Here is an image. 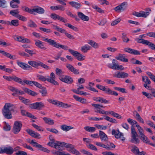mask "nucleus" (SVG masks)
<instances>
[{
  "instance_id": "58",
  "label": "nucleus",
  "mask_w": 155,
  "mask_h": 155,
  "mask_svg": "<svg viewBox=\"0 0 155 155\" xmlns=\"http://www.w3.org/2000/svg\"><path fill=\"white\" fill-rule=\"evenodd\" d=\"M123 72H119L117 71L114 74V76L118 78H122V76H123Z\"/></svg>"
},
{
  "instance_id": "45",
  "label": "nucleus",
  "mask_w": 155,
  "mask_h": 155,
  "mask_svg": "<svg viewBox=\"0 0 155 155\" xmlns=\"http://www.w3.org/2000/svg\"><path fill=\"white\" fill-rule=\"evenodd\" d=\"M58 103L59 104L58 106L59 107H62L63 108H67L71 106V105H68L67 104H65L61 101H59Z\"/></svg>"
},
{
  "instance_id": "48",
  "label": "nucleus",
  "mask_w": 155,
  "mask_h": 155,
  "mask_svg": "<svg viewBox=\"0 0 155 155\" xmlns=\"http://www.w3.org/2000/svg\"><path fill=\"white\" fill-rule=\"evenodd\" d=\"M131 151L137 155L138 153L139 149L136 146H132Z\"/></svg>"
},
{
  "instance_id": "12",
  "label": "nucleus",
  "mask_w": 155,
  "mask_h": 155,
  "mask_svg": "<svg viewBox=\"0 0 155 155\" xmlns=\"http://www.w3.org/2000/svg\"><path fill=\"white\" fill-rule=\"evenodd\" d=\"M50 17L54 20L58 19L64 23H66L67 21V20L64 18L55 13L51 14L50 15Z\"/></svg>"
},
{
  "instance_id": "25",
  "label": "nucleus",
  "mask_w": 155,
  "mask_h": 155,
  "mask_svg": "<svg viewBox=\"0 0 155 155\" xmlns=\"http://www.w3.org/2000/svg\"><path fill=\"white\" fill-rule=\"evenodd\" d=\"M17 63L19 67L25 70L31 68V66L28 64L22 62H20L18 61H17Z\"/></svg>"
},
{
  "instance_id": "41",
  "label": "nucleus",
  "mask_w": 155,
  "mask_h": 155,
  "mask_svg": "<svg viewBox=\"0 0 155 155\" xmlns=\"http://www.w3.org/2000/svg\"><path fill=\"white\" fill-rule=\"evenodd\" d=\"M10 14L13 16L17 17L18 15H19V12L18 9H14L11 10L10 12Z\"/></svg>"
},
{
  "instance_id": "40",
  "label": "nucleus",
  "mask_w": 155,
  "mask_h": 155,
  "mask_svg": "<svg viewBox=\"0 0 155 155\" xmlns=\"http://www.w3.org/2000/svg\"><path fill=\"white\" fill-rule=\"evenodd\" d=\"M43 119L45 123L49 125H53L54 124L53 120L49 118L45 117L43 118Z\"/></svg>"
},
{
  "instance_id": "26",
  "label": "nucleus",
  "mask_w": 155,
  "mask_h": 155,
  "mask_svg": "<svg viewBox=\"0 0 155 155\" xmlns=\"http://www.w3.org/2000/svg\"><path fill=\"white\" fill-rule=\"evenodd\" d=\"M94 101L105 104H108L109 101L105 99L100 97H94L93 98Z\"/></svg>"
},
{
  "instance_id": "46",
  "label": "nucleus",
  "mask_w": 155,
  "mask_h": 155,
  "mask_svg": "<svg viewBox=\"0 0 155 155\" xmlns=\"http://www.w3.org/2000/svg\"><path fill=\"white\" fill-rule=\"evenodd\" d=\"M68 151L76 155H81L79 151L75 149L74 147L71 150H68Z\"/></svg>"
},
{
  "instance_id": "31",
  "label": "nucleus",
  "mask_w": 155,
  "mask_h": 155,
  "mask_svg": "<svg viewBox=\"0 0 155 155\" xmlns=\"http://www.w3.org/2000/svg\"><path fill=\"white\" fill-rule=\"evenodd\" d=\"M99 136L101 140L107 141L108 140V137L107 135L102 131H99Z\"/></svg>"
},
{
  "instance_id": "15",
  "label": "nucleus",
  "mask_w": 155,
  "mask_h": 155,
  "mask_svg": "<svg viewBox=\"0 0 155 155\" xmlns=\"http://www.w3.org/2000/svg\"><path fill=\"white\" fill-rule=\"evenodd\" d=\"M112 134L114 135L115 137L116 138H121L122 141L125 140V138L123 137V133L119 131V130L116 131L115 130L113 129L112 131Z\"/></svg>"
},
{
  "instance_id": "6",
  "label": "nucleus",
  "mask_w": 155,
  "mask_h": 155,
  "mask_svg": "<svg viewBox=\"0 0 155 155\" xmlns=\"http://www.w3.org/2000/svg\"><path fill=\"white\" fill-rule=\"evenodd\" d=\"M28 63L29 65L35 68H38L39 66H40L46 70L49 69L48 66L40 61H28Z\"/></svg>"
},
{
  "instance_id": "29",
  "label": "nucleus",
  "mask_w": 155,
  "mask_h": 155,
  "mask_svg": "<svg viewBox=\"0 0 155 155\" xmlns=\"http://www.w3.org/2000/svg\"><path fill=\"white\" fill-rule=\"evenodd\" d=\"M73 97L76 101H78L82 104H87L88 103V102L87 101V100L84 98L79 97L75 95H74Z\"/></svg>"
},
{
  "instance_id": "56",
  "label": "nucleus",
  "mask_w": 155,
  "mask_h": 155,
  "mask_svg": "<svg viewBox=\"0 0 155 155\" xmlns=\"http://www.w3.org/2000/svg\"><path fill=\"white\" fill-rule=\"evenodd\" d=\"M142 80L143 82H145L146 83H147L148 84H150V81L148 78L146 76L142 77Z\"/></svg>"
},
{
  "instance_id": "37",
  "label": "nucleus",
  "mask_w": 155,
  "mask_h": 155,
  "mask_svg": "<svg viewBox=\"0 0 155 155\" xmlns=\"http://www.w3.org/2000/svg\"><path fill=\"white\" fill-rule=\"evenodd\" d=\"M84 129L86 131L91 133L94 132L96 130V128L95 127L89 126L84 127Z\"/></svg>"
},
{
  "instance_id": "28",
  "label": "nucleus",
  "mask_w": 155,
  "mask_h": 155,
  "mask_svg": "<svg viewBox=\"0 0 155 155\" xmlns=\"http://www.w3.org/2000/svg\"><path fill=\"white\" fill-rule=\"evenodd\" d=\"M69 4L71 5L72 7L75 8L77 9H79L82 6L81 3H78L75 2H69Z\"/></svg>"
},
{
  "instance_id": "33",
  "label": "nucleus",
  "mask_w": 155,
  "mask_h": 155,
  "mask_svg": "<svg viewBox=\"0 0 155 155\" xmlns=\"http://www.w3.org/2000/svg\"><path fill=\"white\" fill-rule=\"evenodd\" d=\"M64 146L65 147L68 148V150H71L72 148L74 146L71 144L69 143H67L64 142H60V147Z\"/></svg>"
},
{
  "instance_id": "19",
  "label": "nucleus",
  "mask_w": 155,
  "mask_h": 155,
  "mask_svg": "<svg viewBox=\"0 0 155 155\" xmlns=\"http://www.w3.org/2000/svg\"><path fill=\"white\" fill-rule=\"evenodd\" d=\"M140 139L142 140L143 142L149 144L152 146L155 147V144L150 143V140L144 134L140 135Z\"/></svg>"
},
{
  "instance_id": "60",
  "label": "nucleus",
  "mask_w": 155,
  "mask_h": 155,
  "mask_svg": "<svg viewBox=\"0 0 155 155\" xmlns=\"http://www.w3.org/2000/svg\"><path fill=\"white\" fill-rule=\"evenodd\" d=\"M12 80H14L15 81L18 83L21 84V82L22 80L16 76H12Z\"/></svg>"
},
{
  "instance_id": "17",
  "label": "nucleus",
  "mask_w": 155,
  "mask_h": 155,
  "mask_svg": "<svg viewBox=\"0 0 155 155\" xmlns=\"http://www.w3.org/2000/svg\"><path fill=\"white\" fill-rule=\"evenodd\" d=\"M26 131L31 136L34 137L36 138L40 139L41 138L40 135L33 130L30 129H27L26 130Z\"/></svg>"
},
{
  "instance_id": "43",
  "label": "nucleus",
  "mask_w": 155,
  "mask_h": 155,
  "mask_svg": "<svg viewBox=\"0 0 155 155\" xmlns=\"http://www.w3.org/2000/svg\"><path fill=\"white\" fill-rule=\"evenodd\" d=\"M112 64L108 63L107 64V66L109 68H111L113 69L116 70L115 66L116 63L114 59H113L112 61Z\"/></svg>"
},
{
  "instance_id": "42",
  "label": "nucleus",
  "mask_w": 155,
  "mask_h": 155,
  "mask_svg": "<svg viewBox=\"0 0 155 155\" xmlns=\"http://www.w3.org/2000/svg\"><path fill=\"white\" fill-rule=\"evenodd\" d=\"M104 117L105 120H107V121H109L110 122L113 123H117V121L115 119H113L111 117H108L107 116H104Z\"/></svg>"
},
{
  "instance_id": "11",
  "label": "nucleus",
  "mask_w": 155,
  "mask_h": 155,
  "mask_svg": "<svg viewBox=\"0 0 155 155\" xmlns=\"http://www.w3.org/2000/svg\"><path fill=\"white\" fill-rule=\"evenodd\" d=\"M127 2H124L120 4V5L115 7L114 10L115 11L118 12H120L125 10L126 8V6L127 5Z\"/></svg>"
},
{
  "instance_id": "51",
  "label": "nucleus",
  "mask_w": 155,
  "mask_h": 155,
  "mask_svg": "<svg viewBox=\"0 0 155 155\" xmlns=\"http://www.w3.org/2000/svg\"><path fill=\"white\" fill-rule=\"evenodd\" d=\"M4 55L6 56V57L9 58L11 59L15 60L16 59V58L14 56H13L10 54L8 53L5 52Z\"/></svg>"
},
{
  "instance_id": "55",
  "label": "nucleus",
  "mask_w": 155,
  "mask_h": 155,
  "mask_svg": "<svg viewBox=\"0 0 155 155\" xmlns=\"http://www.w3.org/2000/svg\"><path fill=\"white\" fill-rule=\"evenodd\" d=\"M48 101L50 103H51L52 104L55 105L56 106H58L59 101H58L57 100H52L51 99H48Z\"/></svg>"
},
{
  "instance_id": "32",
  "label": "nucleus",
  "mask_w": 155,
  "mask_h": 155,
  "mask_svg": "<svg viewBox=\"0 0 155 155\" xmlns=\"http://www.w3.org/2000/svg\"><path fill=\"white\" fill-rule=\"evenodd\" d=\"M104 91L106 92V93L109 95H112L114 96H117L118 95L117 92L112 91L107 87H106Z\"/></svg>"
},
{
  "instance_id": "4",
  "label": "nucleus",
  "mask_w": 155,
  "mask_h": 155,
  "mask_svg": "<svg viewBox=\"0 0 155 155\" xmlns=\"http://www.w3.org/2000/svg\"><path fill=\"white\" fill-rule=\"evenodd\" d=\"M42 40L48 43L50 45H52L57 48H60L64 50H67L68 49L67 46L60 45L54 40L48 39L44 37L42 38Z\"/></svg>"
},
{
  "instance_id": "62",
  "label": "nucleus",
  "mask_w": 155,
  "mask_h": 155,
  "mask_svg": "<svg viewBox=\"0 0 155 155\" xmlns=\"http://www.w3.org/2000/svg\"><path fill=\"white\" fill-rule=\"evenodd\" d=\"M55 71L56 74L59 76V77L60 76H61V74L63 73V72L61 69L58 68H56L55 70Z\"/></svg>"
},
{
  "instance_id": "35",
  "label": "nucleus",
  "mask_w": 155,
  "mask_h": 155,
  "mask_svg": "<svg viewBox=\"0 0 155 155\" xmlns=\"http://www.w3.org/2000/svg\"><path fill=\"white\" fill-rule=\"evenodd\" d=\"M91 47L87 45H86L83 46L81 47V51L84 53H86L90 50Z\"/></svg>"
},
{
  "instance_id": "24",
  "label": "nucleus",
  "mask_w": 155,
  "mask_h": 155,
  "mask_svg": "<svg viewBox=\"0 0 155 155\" xmlns=\"http://www.w3.org/2000/svg\"><path fill=\"white\" fill-rule=\"evenodd\" d=\"M35 45L38 48L44 50L46 49L43 42L39 40H35Z\"/></svg>"
},
{
  "instance_id": "16",
  "label": "nucleus",
  "mask_w": 155,
  "mask_h": 155,
  "mask_svg": "<svg viewBox=\"0 0 155 155\" xmlns=\"http://www.w3.org/2000/svg\"><path fill=\"white\" fill-rule=\"evenodd\" d=\"M56 78L55 77L54 74L52 72L50 74V77H48L47 78V81L54 84V85H57L58 84V83L55 81Z\"/></svg>"
},
{
  "instance_id": "59",
  "label": "nucleus",
  "mask_w": 155,
  "mask_h": 155,
  "mask_svg": "<svg viewBox=\"0 0 155 155\" xmlns=\"http://www.w3.org/2000/svg\"><path fill=\"white\" fill-rule=\"evenodd\" d=\"M19 21L18 20H12L11 21L12 26H17L19 25Z\"/></svg>"
},
{
  "instance_id": "49",
  "label": "nucleus",
  "mask_w": 155,
  "mask_h": 155,
  "mask_svg": "<svg viewBox=\"0 0 155 155\" xmlns=\"http://www.w3.org/2000/svg\"><path fill=\"white\" fill-rule=\"evenodd\" d=\"M132 138L131 140V142L134 143H137L140 142V140L137 138V136L131 137Z\"/></svg>"
},
{
  "instance_id": "18",
  "label": "nucleus",
  "mask_w": 155,
  "mask_h": 155,
  "mask_svg": "<svg viewBox=\"0 0 155 155\" xmlns=\"http://www.w3.org/2000/svg\"><path fill=\"white\" fill-rule=\"evenodd\" d=\"M26 131L31 136L34 137L36 138L40 139L41 138L40 135L33 130L30 129H27L26 130Z\"/></svg>"
},
{
  "instance_id": "54",
  "label": "nucleus",
  "mask_w": 155,
  "mask_h": 155,
  "mask_svg": "<svg viewBox=\"0 0 155 155\" xmlns=\"http://www.w3.org/2000/svg\"><path fill=\"white\" fill-rule=\"evenodd\" d=\"M94 126L97 129L102 130H105L107 128V126H106L101 125L99 124H96Z\"/></svg>"
},
{
  "instance_id": "20",
  "label": "nucleus",
  "mask_w": 155,
  "mask_h": 155,
  "mask_svg": "<svg viewBox=\"0 0 155 155\" xmlns=\"http://www.w3.org/2000/svg\"><path fill=\"white\" fill-rule=\"evenodd\" d=\"M133 115L137 121L142 124L144 123V122L143 120L137 111H134L133 112Z\"/></svg>"
},
{
  "instance_id": "10",
  "label": "nucleus",
  "mask_w": 155,
  "mask_h": 155,
  "mask_svg": "<svg viewBox=\"0 0 155 155\" xmlns=\"http://www.w3.org/2000/svg\"><path fill=\"white\" fill-rule=\"evenodd\" d=\"M29 107L33 109L39 110L44 107V104L41 102H38L30 104Z\"/></svg>"
},
{
  "instance_id": "9",
  "label": "nucleus",
  "mask_w": 155,
  "mask_h": 155,
  "mask_svg": "<svg viewBox=\"0 0 155 155\" xmlns=\"http://www.w3.org/2000/svg\"><path fill=\"white\" fill-rule=\"evenodd\" d=\"M22 124L21 122L19 121H15L14 124L13 131L15 134H17L19 132L21 129Z\"/></svg>"
},
{
  "instance_id": "63",
  "label": "nucleus",
  "mask_w": 155,
  "mask_h": 155,
  "mask_svg": "<svg viewBox=\"0 0 155 155\" xmlns=\"http://www.w3.org/2000/svg\"><path fill=\"white\" fill-rule=\"evenodd\" d=\"M37 77L39 80L42 81H45L46 80H47V78H46L44 76L38 74L37 75Z\"/></svg>"
},
{
  "instance_id": "44",
  "label": "nucleus",
  "mask_w": 155,
  "mask_h": 155,
  "mask_svg": "<svg viewBox=\"0 0 155 155\" xmlns=\"http://www.w3.org/2000/svg\"><path fill=\"white\" fill-rule=\"evenodd\" d=\"M136 126L137 129L140 136L144 134V130L138 124H137Z\"/></svg>"
},
{
  "instance_id": "27",
  "label": "nucleus",
  "mask_w": 155,
  "mask_h": 155,
  "mask_svg": "<svg viewBox=\"0 0 155 155\" xmlns=\"http://www.w3.org/2000/svg\"><path fill=\"white\" fill-rule=\"evenodd\" d=\"M36 12L39 14H43L45 12V10L43 8L39 6L35 7L33 8V14Z\"/></svg>"
},
{
  "instance_id": "53",
  "label": "nucleus",
  "mask_w": 155,
  "mask_h": 155,
  "mask_svg": "<svg viewBox=\"0 0 155 155\" xmlns=\"http://www.w3.org/2000/svg\"><path fill=\"white\" fill-rule=\"evenodd\" d=\"M4 126L3 127V129L6 131H9L11 130V127L9 124L6 123L5 122H4Z\"/></svg>"
},
{
  "instance_id": "7",
  "label": "nucleus",
  "mask_w": 155,
  "mask_h": 155,
  "mask_svg": "<svg viewBox=\"0 0 155 155\" xmlns=\"http://www.w3.org/2000/svg\"><path fill=\"white\" fill-rule=\"evenodd\" d=\"M13 152L14 149L11 147H0V154L5 153L7 154H11Z\"/></svg>"
},
{
  "instance_id": "34",
  "label": "nucleus",
  "mask_w": 155,
  "mask_h": 155,
  "mask_svg": "<svg viewBox=\"0 0 155 155\" xmlns=\"http://www.w3.org/2000/svg\"><path fill=\"white\" fill-rule=\"evenodd\" d=\"M51 9L53 10H60L61 11H64L65 10V8L62 5H59L55 6H51Z\"/></svg>"
},
{
  "instance_id": "21",
  "label": "nucleus",
  "mask_w": 155,
  "mask_h": 155,
  "mask_svg": "<svg viewBox=\"0 0 155 155\" xmlns=\"http://www.w3.org/2000/svg\"><path fill=\"white\" fill-rule=\"evenodd\" d=\"M14 39L17 40L19 42L23 43H29L30 42V40L28 38H23L22 37L19 36H16L14 38Z\"/></svg>"
},
{
  "instance_id": "23",
  "label": "nucleus",
  "mask_w": 155,
  "mask_h": 155,
  "mask_svg": "<svg viewBox=\"0 0 155 155\" xmlns=\"http://www.w3.org/2000/svg\"><path fill=\"white\" fill-rule=\"evenodd\" d=\"M124 51L126 52L133 54L137 55L140 54V52L138 51L129 48H124Z\"/></svg>"
},
{
  "instance_id": "30",
  "label": "nucleus",
  "mask_w": 155,
  "mask_h": 155,
  "mask_svg": "<svg viewBox=\"0 0 155 155\" xmlns=\"http://www.w3.org/2000/svg\"><path fill=\"white\" fill-rule=\"evenodd\" d=\"M77 14L78 17L83 21H87L89 20V17L85 15L81 12H78Z\"/></svg>"
},
{
  "instance_id": "36",
  "label": "nucleus",
  "mask_w": 155,
  "mask_h": 155,
  "mask_svg": "<svg viewBox=\"0 0 155 155\" xmlns=\"http://www.w3.org/2000/svg\"><path fill=\"white\" fill-rule=\"evenodd\" d=\"M145 45H148L149 48L152 50H155V45L153 43L151 42L148 41H144Z\"/></svg>"
},
{
  "instance_id": "13",
  "label": "nucleus",
  "mask_w": 155,
  "mask_h": 155,
  "mask_svg": "<svg viewBox=\"0 0 155 155\" xmlns=\"http://www.w3.org/2000/svg\"><path fill=\"white\" fill-rule=\"evenodd\" d=\"M59 79L62 81L67 84H71L73 80L70 77L67 76H62L59 77Z\"/></svg>"
},
{
  "instance_id": "5",
  "label": "nucleus",
  "mask_w": 155,
  "mask_h": 155,
  "mask_svg": "<svg viewBox=\"0 0 155 155\" xmlns=\"http://www.w3.org/2000/svg\"><path fill=\"white\" fill-rule=\"evenodd\" d=\"M147 11H141L139 12H133V15L137 17L147 18L150 15L151 12V9L149 8H146L145 10Z\"/></svg>"
},
{
  "instance_id": "14",
  "label": "nucleus",
  "mask_w": 155,
  "mask_h": 155,
  "mask_svg": "<svg viewBox=\"0 0 155 155\" xmlns=\"http://www.w3.org/2000/svg\"><path fill=\"white\" fill-rule=\"evenodd\" d=\"M66 66L69 70L74 74H79V70L74 68L71 64L67 63L66 64Z\"/></svg>"
},
{
  "instance_id": "50",
  "label": "nucleus",
  "mask_w": 155,
  "mask_h": 155,
  "mask_svg": "<svg viewBox=\"0 0 155 155\" xmlns=\"http://www.w3.org/2000/svg\"><path fill=\"white\" fill-rule=\"evenodd\" d=\"M127 121L131 125V126H134L133 125L134 124L136 125L137 124H138L137 121L131 118L128 119H127Z\"/></svg>"
},
{
  "instance_id": "52",
  "label": "nucleus",
  "mask_w": 155,
  "mask_h": 155,
  "mask_svg": "<svg viewBox=\"0 0 155 155\" xmlns=\"http://www.w3.org/2000/svg\"><path fill=\"white\" fill-rule=\"evenodd\" d=\"M28 25L29 27L31 28H36L37 26L36 24L31 20L28 21Z\"/></svg>"
},
{
  "instance_id": "22",
  "label": "nucleus",
  "mask_w": 155,
  "mask_h": 155,
  "mask_svg": "<svg viewBox=\"0 0 155 155\" xmlns=\"http://www.w3.org/2000/svg\"><path fill=\"white\" fill-rule=\"evenodd\" d=\"M116 58L118 60L124 62H127L128 60L126 58V56L125 54H119L116 57Z\"/></svg>"
},
{
  "instance_id": "47",
  "label": "nucleus",
  "mask_w": 155,
  "mask_h": 155,
  "mask_svg": "<svg viewBox=\"0 0 155 155\" xmlns=\"http://www.w3.org/2000/svg\"><path fill=\"white\" fill-rule=\"evenodd\" d=\"M131 137L137 136L138 134L134 126H131Z\"/></svg>"
},
{
  "instance_id": "61",
  "label": "nucleus",
  "mask_w": 155,
  "mask_h": 155,
  "mask_svg": "<svg viewBox=\"0 0 155 155\" xmlns=\"http://www.w3.org/2000/svg\"><path fill=\"white\" fill-rule=\"evenodd\" d=\"M53 28L54 29L58 31H59L61 33L64 32L63 31H64V29H62V28H60L57 25H53Z\"/></svg>"
},
{
  "instance_id": "1",
  "label": "nucleus",
  "mask_w": 155,
  "mask_h": 155,
  "mask_svg": "<svg viewBox=\"0 0 155 155\" xmlns=\"http://www.w3.org/2000/svg\"><path fill=\"white\" fill-rule=\"evenodd\" d=\"M92 106L94 107V110L95 112L105 115L110 114L117 118L121 119V117L119 114L113 111H106L101 109V108H104L105 107L99 104H92Z\"/></svg>"
},
{
  "instance_id": "39",
  "label": "nucleus",
  "mask_w": 155,
  "mask_h": 155,
  "mask_svg": "<svg viewBox=\"0 0 155 155\" xmlns=\"http://www.w3.org/2000/svg\"><path fill=\"white\" fill-rule=\"evenodd\" d=\"M61 128L64 131H67L69 130L73 129L74 127L71 126L64 125L61 126Z\"/></svg>"
},
{
  "instance_id": "38",
  "label": "nucleus",
  "mask_w": 155,
  "mask_h": 155,
  "mask_svg": "<svg viewBox=\"0 0 155 155\" xmlns=\"http://www.w3.org/2000/svg\"><path fill=\"white\" fill-rule=\"evenodd\" d=\"M88 43L94 48H97L99 46L98 44L92 40L90 41Z\"/></svg>"
},
{
  "instance_id": "64",
  "label": "nucleus",
  "mask_w": 155,
  "mask_h": 155,
  "mask_svg": "<svg viewBox=\"0 0 155 155\" xmlns=\"http://www.w3.org/2000/svg\"><path fill=\"white\" fill-rule=\"evenodd\" d=\"M16 155H27V153L25 151L22 150H18L15 153Z\"/></svg>"
},
{
  "instance_id": "57",
  "label": "nucleus",
  "mask_w": 155,
  "mask_h": 155,
  "mask_svg": "<svg viewBox=\"0 0 155 155\" xmlns=\"http://www.w3.org/2000/svg\"><path fill=\"white\" fill-rule=\"evenodd\" d=\"M76 58L79 61H82L85 59V56L79 53L76 57Z\"/></svg>"
},
{
  "instance_id": "8",
  "label": "nucleus",
  "mask_w": 155,
  "mask_h": 155,
  "mask_svg": "<svg viewBox=\"0 0 155 155\" xmlns=\"http://www.w3.org/2000/svg\"><path fill=\"white\" fill-rule=\"evenodd\" d=\"M9 89L13 92L12 95L14 96H17L18 95H22L25 94L23 91L18 89L12 86L8 87Z\"/></svg>"
},
{
  "instance_id": "2",
  "label": "nucleus",
  "mask_w": 155,
  "mask_h": 155,
  "mask_svg": "<svg viewBox=\"0 0 155 155\" xmlns=\"http://www.w3.org/2000/svg\"><path fill=\"white\" fill-rule=\"evenodd\" d=\"M51 142H49L48 145L49 146L54 148L55 149H58V150H53L51 151L52 154L54 155H71L68 153H66L64 151H62L60 150V142L56 141L54 142V139L52 140L50 139Z\"/></svg>"
},
{
  "instance_id": "3",
  "label": "nucleus",
  "mask_w": 155,
  "mask_h": 155,
  "mask_svg": "<svg viewBox=\"0 0 155 155\" xmlns=\"http://www.w3.org/2000/svg\"><path fill=\"white\" fill-rule=\"evenodd\" d=\"M15 108V106L12 104L5 103L2 109V113L4 117L7 119L12 118V112L14 111Z\"/></svg>"
}]
</instances>
